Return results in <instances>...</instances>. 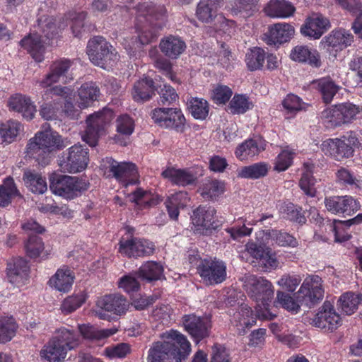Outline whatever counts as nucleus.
Listing matches in <instances>:
<instances>
[{"label":"nucleus","mask_w":362,"mask_h":362,"mask_svg":"<svg viewBox=\"0 0 362 362\" xmlns=\"http://www.w3.org/2000/svg\"><path fill=\"white\" fill-rule=\"evenodd\" d=\"M244 287L247 294L257 303L260 302L263 308H256V313L247 305H242L233 314L232 323L236 327L239 335H244L246 329L250 328L256 323L257 318L272 320L276 315L269 310V302L273 298L274 289L270 281L262 276L247 275L244 278Z\"/></svg>","instance_id":"nucleus-1"},{"label":"nucleus","mask_w":362,"mask_h":362,"mask_svg":"<svg viewBox=\"0 0 362 362\" xmlns=\"http://www.w3.org/2000/svg\"><path fill=\"white\" fill-rule=\"evenodd\" d=\"M136 11L135 27L138 35L124 38L123 45L126 49L134 52L141 46L156 41L159 31L165 25L166 9L163 6H156L152 3L139 4Z\"/></svg>","instance_id":"nucleus-2"},{"label":"nucleus","mask_w":362,"mask_h":362,"mask_svg":"<svg viewBox=\"0 0 362 362\" xmlns=\"http://www.w3.org/2000/svg\"><path fill=\"white\" fill-rule=\"evenodd\" d=\"M163 341L154 342L148 351V362H169L178 356L186 358L191 351V344L185 335L176 330L162 334Z\"/></svg>","instance_id":"nucleus-3"},{"label":"nucleus","mask_w":362,"mask_h":362,"mask_svg":"<svg viewBox=\"0 0 362 362\" xmlns=\"http://www.w3.org/2000/svg\"><path fill=\"white\" fill-rule=\"evenodd\" d=\"M276 296L278 303L288 311L297 313L300 305H303L307 308H311L323 298L322 279L316 275L311 276L310 281L305 280L299 291L294 294L296 299L281 291H278Z\"/></svg>","instance_id":"nucleus-4"},{"label":"nucleus","mask_w":362,"mask_h":362,"mask_svg":"<svg viewBox=\"0 0 362 362\" xmlns=\"http://www.w3.org/2000/svg\"><path fill=\"white\" fill-rule=\"evenodd\" d=\"M66 146L62 136L50 129L37 132L27 145L26 153L39 164L46 165L52 153Z\"/></svg>","instance_id":"nucleus-5"},{"label":"nucleus","mask_w":362,"mask_h":362,"mask_svg":"<svg viewBox=\"0 0 362 362\" xmlns=\"http://www.w3.org/2000/svg\"><path fill=\"white\" fill-rule=\"evenodd\" d=\"M49 181V188L54 194L69 199L79 196L88 187L85 180L69 175L55 174L50 177Z\"/></svg>","instance_id":"nucleus-6"},{"label":"nucleus","mask_w":362,"mask_h":362,"mask_svg":"<svg viewBox=\"0 0 362 362\" xmlns=\"http://www.w3.org/2000/svg\"><path fill=\"white\" fill-rule=\"evenodd\" d=\"M357 137L351 133L341 138L328 139L321 144V150L325 155L330 156L337 160L349 158L353 156L354 148L358 146Z\"/></svg>","instance_id":"nucleus-7"},{"label":"nucleus","mask_w":362,"mask_h":362,"mask_svg":"<svg viewBox=\"0 0 362 362\" xmlns=\"http://www.w3.org/2000/svg\"><path fill=\"white\" fill-rule=\"evenodd\" d=\"M113 117V112L108 108L90 115L86 119L87 127L83 136V141L90 146H95L99 136L103 134Z\"/></svg>","instance_id":"nucleus-8"},{"label":"nucleus","mask_w":362,"mask_h":362,"mask_svg":"<svg viewBox=\"0 0 362 362\" xmlns=\"http://www.w3.org/2000/svg\"><path fill=\"white\" fill-rule=\"evenodd\" d=\"M86 52L90 60L101 67L117 59L115 49L101 36L94 37L88 41Z\"/></svg>","instance_id":"nucleus-9"},{"label":"nucleus","mask_w":362,"mask_h":362,"mask_svg":"<svg viewBox=\"0 0 362 362\" xmlns=\"http://www.w3.org/2000/svg\"><path fill=\"white\" fill-rule=\"evenodd\" d=\"M362 112V107L350 102L339 103L324 110L321 117L327 119L333 127H339L351 122L356 115Z\"/></svg>","instance_id":"nucleus-10"},{"label":"nucleus","mask_w":362,"mask_h":362,"mask_svg":"<svg viewBox=\"0 0 362 362\" xmlns=\"http://www.w3.org/2000/svg\"><path fill=\"white\" fill-rule=\"evenodd\" d=\"M88 161V148L81 145H74L62 153L59 165L64 172L75 173L83 170Z\"/></svg>","instance_id":"nucleus-11"},{"label":"nucleus","mask_w":362,"mask_h":362,"mask_svg":"<svg viewBox=\"0 0 362 362\" xmlns=\"http://www.w3.org/2000/svg\"><path fill=\"white\" fill-rule=\"evenodd\" d=\"M151 118L156 124L163 128L183 132L186 119L179 108L158 107L151 112Z\"/></svg>","instance_id":"nucleus-12"},{"label":"nucleus","mask_w":362,"mask_h":362,"mask_svg":"<svg viewBox=\"0 0 362 362\" xmlns=\"http://www.w3.org/2000/svg\"><path fill=\"white\" fill-rule=\"evenodd\" d=\"M73 64L74 61L66 58H61L54 61L49 66L48 73L40 82V86L45 88L59 82L61 80L64 83L71 82L74 80V77L68 75V73Z\"/></svg>","instance_id":"nucleus-13"},{"label":"nucleus","mask_w":362,"mask_h":362,"mask_svg":"<svg viewBox=\"0 0 362 362\" xmlns=\"http://www.w3.org/2000/svg\"><path fill=\"white\" fill-rule=\"evenodd\" d=\"M103 167L109 169L119 182L135 184L137 181L138 171L135 164L131 162H117L112 158L103 160Z\"/></svg>","instance_id":"nucleus-14"},{"label":"nucleus","mask_w":362,"mask_h":362,"mask_svg":"<svg viewBox=\"0 0 362 362\" xmlns=\"http://www.w3.org/2000/svg\"><path fill=\"white\" fill-rule=\"evenodd\" d=\"M155 251V245L146 239L132 238L124 240L122 238L119 243V252L129 257L150 256Z\"/></svg>","instance_id":"nucleus-15"},{"label":"nucleus","mask_w":362,"mask_h":362,"mask_svg":"<svg viewBox=\"0 0 362 362\" xmlns=\"http://www.w3.org/2000/svg\"><path fill=\"white\" fill-rule=\"evenodd\" d=\"M197 269L206 284H220L226 277V266L221 261L204 259L201 261Z\"/></svg>","instance_id":"nucleus-16"},{"label":"nucleus","mask_w":362,"mask_h":362,"mask_svg":"<svg viewBox=\"0 0 362 362\" xmlns=\"http://www.w3.org/2000/svg\"><path fill=\"white\" fill-rule=\"evenodd\" d=\"M341 322V317L329 301H325L313 319V324L320 329L332 332Z\"/></svg>","instance_id":"nucleus-17"},{"label":"nucleus","mask_w":362,"mask_h":362,"mask_svg":"<svg viewBox=\"0 0 362 362\" xmlns=\"http://www.w3.org/2000/svg\"><path fill=\"white\" fill-rule=\"evenodd\" d=\"M183 325L185 330L197 343L209 335L211 325L206 318L198 317L195 315H185L183 317Z\"/></svg>","instance_id":"nucleus-18"},{"label":"nucleus","mask_w":362,"mask_h":362,"mask_svg":"<svg viewBox=\"0 0 362 362\" xmlns=\"http://www.w3.org/2000/svg\"><path fill=\"white\" fill-rule=\"evenodd\" d=\"M325 204L327 209L335 214H346L351 216V213L358 211L360 208L356 200L349 196L326 198Z\"/></svg>","instance_id":"nucleus-19"},{"label":"nucleus","mask_w":362,"mask_h":362,"mask_svg":"<svg viewBox=\"0 0 362 362\" xmlns=\"http://www.w3.org/2000/svg\"><path fill=\"white\" fill-rule=\"evenodd\" d=\"M294 28L286 23H276L264 34L267 45H276L288 42L294 35Z\"/></svg>","instance_id":"nucleus-20"},{"label":"nucleus","mask_w":362,"mask_h":362,"mask_svg":"<svg viewBox=\"0 0 362 362\" xmlns=\"http://www.w3.org/2000/svg\"><path fill=\"white\" fill-rule=\"evenodd\" d=\"M98 307L117 315H122L128 310L130 303L120 294L106 295L98 300Z\"/></svg>","instance_id":"nucleus-21"},{"label":"nucleus","mask_w":362,"mask_h":362,"mask_svg":"<svg viewBox=\"0 0 362 362\" xmlns=\"http://www.w3.org/2000/svg\"><path fill=\"white\" fill-rule=\"evenodd\" d=\"M8 105L11 110L21 113L23 117L27 120H31L36 112L35 105L30 98L22 94L11 95L8 99Z\"/></svg>","instance_id":"nucleus-22"},{"label":"nucleus","mask_w":362,"mask_h":362,"mask_svg":"<svg viewBox=\"0 0 362 362\" xmlns=\"http://www.w3.org/2000/svg\"><path fill=\"white\" fill-rule=\"evenodd\" d=\"M215 214L216 210L214 207L199 206L193 211L192 223L206 230H214L218 226L215 220Z\"/></svg>","instance_id":"nucleus-23"},{"label":"nucleus","mask_w":362,"mask_h":362,"mask_svg":"<svg viewBox=\"0 0 362 362\" xmlns=\"http://www.w3.org/2000/svg\"><path fill=\"white\" fill-rule=\"evenodd\" d=\"M29 267L28 262L23 258L12 259L7 264V276L13 284H24L28 276Z\"/></svg>","instance_id":"nucleus-24"},{"label":"nucleus","mask_w":362,"mask_h":362,"mask_svg":"<svg viewBox=\"0 0 362 362\" xmlns=\"http://www.w3.org/2000/svg\"><path fill=\"white\" fill-rule=\"evenodd\" d=\"M290 57L295 62L307 63L313 67L318 68L322 64L319 52L305 45L296 46L292 49Z\"/></svg>","instance_id":"nucleus-25"},{"label":"nucleus","mask_w":362,"mask_h":362,"mask_svg":"<svg viewBox=\"0 0 362 362\" xmlns=\"http://www.w3.org/2000/svg\"><path fill=\"white\" fill-rule=\"evenodd\" d=\"M329 26V20L322 16L309 18L301 27L300 32L304 36L319 39Z\"/></svg>","instance_id":"nucleus-26"},{"label":"nucleus","mask_w":362,"mask_h":362,"mask_svg":"<svg viewBox=\"0 0 362 362\" xmlns=\"http://www.w3.org/2000/svg\"><path fill=\"white\" fill-rule=\"evenodd\" d=\"M20 43L37 62L44 60L45 47L41 35L37 33L30 35L22 39Z\"/></svg>","instance_id":"nucleus-27"},{"label":"nucleus","mask_w":362,"mask_h":362,"mask_svg":"<svg viewBox=\"0 0 362 362\" xmlns=\"http://www.w3.org/2000/svg\"><path fill=\"white\" fill-rule=\"evenodd\" d=\"M159 47L165 56L170 59H177L185 50L186 44L180 37L169 35L160 40Z\"/></svg>","instance_id":"nucleus-28"},{"label":"nucleus","mask_w":362,"mask_h":362,"mask_svg":"<svg viewBox=\"0 0 362 362\" xmlns=\"http://www.w3.org/2000/svg\"><path fill=\"white\" fill-rule=\"evenodd\" d=\"M162 176L168 179L173 184L186 186L193 184L196 180V175L187 169H177L173 167L166 168L161 173Z\"/></svg>","instance_id":"nucleus-29"},{"label":"nucleus","mask_w":362,"mask_h":362,"mask_svg":"<svg viewBox=\"0 0 362 362\" xmlns=\"http://www.w3.org/2000/svg\"><path fill=\"white\" fill-rule=\"evenodd\" d=\"M155 90L153 80L149 77H144L134 83L132 97L135 101L145 102L152 97Z\"/></svg>","instance_id":"nucleus-30"},{"label":"nucleus","mask_w":362,"mask_h":362,"mask_svg":"<svg viewBox=\"0 0 362 362\" xmlns=\"http://www.w3.org/2000/svg\"><path fill=\"white\" fill-rule=\"evenodd\" d=\"M353 38V35L345 30H337L332 31L325 37V45L327 47V49L331 47L337 52L351 45Z\"/></svg>","instance_id":"nucleus-31"},{"label":"nucleus","mask_w":362,"mask_h":362,"mask_svg":"<svg viewBox=\"0 0 362 362\" xmlns=\"http://www.w3.org/2000/svg\"><path fill=\"white\" fill-rule=\"evenodd\" d=\"M66 354L67 351L54 337L40 352L41 356L49 362H63Z\"/></svg>","instance_id":"nucleus-32"},{"label":"nucleus","mask_w":362,"mask_h":362,"mask_svg":"<svg viewBox=\"0 0 362 362\" xmlns=\"http://www.w3.org/2000/svg\"><path fill=\"white\" fill-rule=\"evenodd\" d=\"M74 279V276L69 269H59L51 277L49 284L60 292L66 293L71 289Z\"/></svg>","instance_id":"nucleus-33"},{"label":"nucleus","mask_w":362,"mask_h":362,"mask_svg":"<svg viewBox=\"0 0 362 362\" xmlns=\"http://www.w3.org/2000/svg\"><path fill=\"white\" fill-rule=\"evenodd\" d=\"M295 11L294 6L285 0H271L264 8V12L270 17L286 18Z\"/></svg>","instance_id":"nucleus-34"},{"label":"nucleus","mask_w":362,"mask_h":362,"mask_svg":"<svg viewBox=\"0 0 362 362\" xmlns=\"http://www.w3.org/2000/svg\"><path fill=\"white\" fill-rule=\"evenodd\" d=\"M187 193L180 191L169 197L165 204L170 218L176 220L180 214V209L184 208L188 201Z\"/></svg>","instance_id":"nucleus-35"},{"label":"nucleus","mask_w":362,"mask_h":362,"mask_svg":"<svg viewBox=\"0 0 362 362\" xmlns=\"http://www.w3.org/2000/svg\"><path fill=\"white\" fill-rule=\"evenodd\" d=\"M54 337L67 351L76 349L81 341V338L78 333L65 327L59 329Z\"/></svg>","instance_id":"nucleus-36"},{"label":"nucleus","mask_w":362,"mask_h":362,"mask_svg":"<svg viewBox=\"0 0 362 362\" xmlns=\"http://www.w3.org/2000/svg\"><path fill=\"white\" fill-rule=\"evenodd\" d=\"M163 273V266L156 262H147L144 264L136 273L137 276L147 281L160 279Z\"/></svg>","instance_id":"nucleus-37"},{"label":"nucleus","mask_w":362,"mask_h":362,"mask_svg":"<svg viewBox=\"0 0 362 362\" xmlns=\"http://www.w3.org/2000/svg\"><path fill=\"white\" fill-rule=\"evenodd\" d=\"M23 179L26 187L35 194H42L47 189L45 179L39 173L26 170Z\"/></svg>","instance_id":"nucleus-38"},{"label":"nucleus","mask_w":362,"mask_h":362,"mask_svg":"<svg viewBox=\"0 0 362 362\" xmlns=\"http://www.w3.org/2000/svg\"><path fill=\"white\" fill-rule=\"evenodd\" d=\"M100 90L93 83L83 84L78 90V106L86 108L97 100Z\"/></svg>","instance_id":"nucleus-39"},{"label":"nucleus","mask_w":362,"mask_h":362,"mask_svg":"<svg viewBox=\"0 0 362 362\" xmlns=\"http://www.w3.org/2000/svg\"><path fill=\"white\" fill-rule=\"evenodd\" d=\"M22 130L21 124L16 120H8L6 123L0 122L1 143H12Z\"/></svg>","instance_id":"nucleus-40"},{"label":"nucleus","mask_w":362,"mask_h":362,"mask_svg":"<svg viewBox=\"0 0 362 362\" xmlns=\"http://www.w3.org/2000/svg\"><path fill=\"white\" fill-rule=\"evenodd\" d=\"M78 330L84 338L92 340L103 339L115 334L117 332V329L115 327L98 329L97 328L88 325H78Z\"/></svg>","instance_id":"nucleus-41"},{"label":"nucleus","mask_w":362,"mask_h":362,"mask_svg":"<svg viewBox=\"0 0 362 362\" xmlns=\"http://www.w3.org/2000/svg\"><path fill=\"white\" fill-rule=\"evenodd\" d=\"M216 7L210 0H200L197 7L196 16L200 21L210 23L216 17Z\"/></svg>","instance_id":"nucleus-42"},{"label":"nucleus","mask_w":362,"mask_h":362,"mask_svg":"<svg viewBox=\"0 0 362 362\" xmlns=\"http://www.w3.org/2000/svg\"><path fill=\"white\" fill-rule=\"evenodd\" d=\"M317 88L320 92L323 102L330 103L339 90L340 87L334 83L329 78H322L315 82Z\"/></svg>","instance_id":"nucleus-43"},{"label":"nucleus","mask_w":362,"mask_h":362,"mask_svg":"<svg viewBox=\"0 0 362 362\" xmlns=\"http://www.w3.org/2000/svg\"><path fill=\"white\" fill-rule=\"evenodd\" d=\"M340 307L346 315L353 314L362 301V294L348 292L343 294L339 300Z\"/></svg>","instance_id":"nucleus-44"},{"label":"nucleus","mask_w":362,"mask_h":362,"mask_svg":"<svg viewBox=\"0 0 362 362\" xmlns=\"http://www.w3.org/2000/svg\"><path fill=\"white\" fill-rule=\"evenodd\" d=\"M268 172V166L263 163H257L241 168L238 171V176L247 179H258L264 177Z\"/></svg>","instance_id":"nucleus-45"},{"label":"nucleus","mask_w":362,"mask_h":362,"mask_svg":"<svg viewBox=\"0 0 362 362\" xmlns=\"http://www.w3.org/2000/svg\"><path fill=\"white\" fill-rule=\"evenodd\" d=\"M224 191V184L217 180H206L201 188V195L205 199H214Z\"/></svg>","instance_id":"nucleus-46"},{"label":"nucleus","mask_w":362,"mask_h":362,"mask_svg":"<svg viewBox=\"0 0 362 362\" xmlns=\"http://www.w3.org/2000/svg\"><path fill=\"white\" fill-rule=\"evenodd\" d=\"M304 167L305 170L302 174L299 186L306 195L314 197L316 195V189L315 188L316 180L313 176V166L305 164Z\"/></svg>","instance_id":"nucleus-47"},{"label":"nucleus","mask_w":362,"mask_h":362,"mask_svg":"<svg viewBox=\"0 0 362 362\" xmlns=\"http://www.w3.org/2000/svg\"><path fill=\"white\" fill-rule=\"evenodd\" d=\"M18 194L13 179L6 177L0 185V206L4 207L11 203L13 196Z\"/></svg>","instance_id":"nucleus-48"},{"label":"nucleus","mask_w":362,"mask_h":362,"mask_svg":"<svg viewBox=\"0 0 362 362\" xmlns=\"http://www.w3.org/2000/svg\"><path fill=\"white\" fill-rule=\"evenodd\" d=\"M265 60V52L259 47H254L246 54L245 62L250 71L260 69Z\"/></svg>","instance_id":"nucleus-49"},{"label":"nucleus","mask_w":362,"mask_h":362,"mask_svg":"<svg viewBox=\"0 0 362 362\" xmlns=\"http://www.w3.org/2000/svg\"><path fill=\"white\" fill-rule=\"evenodd\" d=\"M259 0H236L234 4L229 7L233 15H238L245 13L243 17L249 16L257 10V3Z\"/></svg>","instance_id":"nucleus-50"},{"label":"nucleus","mask_w":362,"mask_h":362,"mask_svg":"<svg viewBox=\"0 0 362 362\" xmlns=\"http://www.w3.org/2000/svg\"><path fill=\"white\" fill-rule=\"evenodd\" d=\"M192 115L197 119H204L209 114L208 102L203 98H194L190 100L188 107Z\"/></svg>","instance_id":"nucleus-51"},{"label":"nucleus","mask_w":362,"mask_h":362,"mask_svg":"<svg viewBox=\"0 0 362 362\" xmlns=\"http://www.w3.org/2000/svg\"><path fill=\"white\" fill-rule=\"evenodd\" d=\"M45 249L44 243L40 237L36 235H30L25 243V250L27 255L30 258H37Z\"/></svg>","instance_id":"nucleus-52"},{"label":"nucleus","mask_w":362,"mask_h":362,"mask_svg":"<svg viewBox=\"0 0 362 362\" xmlns=\"http://www.w3.org/2000/svg\"><path fill=\"white\" fill-rule=\"evenodd\" d=\"M259 152L257 142L253 139H248L238 146L235 151L236 156L241 160L249 156H254Z\"/></svg>","instance_id":"nucleus-53"},{"label":"nucleus","mask_w":362,"mask_h":362,"mask_svg":"<svg viewBox=\"0 0 362 362\" xmlns=\"http://www.w3.org/2000/svg\"><path fill=\"white\" fill-rule=\"evenodd\" d=\"M270 236L280 246L295 247L298 245L296 239L288 233L273 230L270 233Z\"/></svg>","instance_id":"nucleus-54"},{"label":"nucleus","mask_w":362,"mask_h":362,"mask_svg":"<svg viewBox=\"0 0 362 362\" xmlns=\"http://www.w3.org/2000/svg\"><path fill=\"white\" fill-rule=\"evenodd\" d=\"M269 247H264L261 245H257L255 243H248L245 245V250L242 252V257L245 256L250 255L254 259H257L260 264L262 260L264 259V257Z\"/></svg>","instance_id":"nucleus-55"},{"label":"nucleus","mask_w":362,"mask_h":362,"mask_svg":"<svg viewBox=\"0 0 362 362\" xmlns=\"http://www.w3.org/2000/svg\"><path fill=\"white\" fill-rule=\"evenodd\" d=\"M228 107L233 114H243L250 108V103L245 96L235 95L230 100Z\"/></svg>","instance_id":"nucleus-56"},{"label":"nucleus","mask_w":362,"mask_h":362,"mask_svg":"<svg viewBox=\"0 0 362 362\" xmlns=\"http://www.w3.org/2000/svg\"><path fill=\"white\" fill-rule=\"evenodd\" d=\"M231 89L227 86L218 85L212 91L211 98L216 104H225L232 95Z\"/></svg>","instance_id":"nucleus-57"},{"label":"nucleus","mask_w":362,"mask_h":362,"mask_svg":"<svg viewBox=\"0 0 362 362\" xmlns=\"http://www.w3.org/2000/svg\"><path fill=\"white\" fill-rule=\"evenodd\" d=\"M45 94H52L54 96L60 97L64 102L70 99H73L74 96V89L71 86H62L61 85H56L49 86Z\"/></svg>","instance_id":"nucleus-58"},{"label":"nucleus","mask_w":362,"mask_h":362,"mask_svg":"<svg viewBox=\"0 0 362 362\" xmlns=\"http://www.w3.org/2000/svg\"><path fill=\"white\" fill-rule=\"evenodd\" d=\"M283 210L289 220L300 224L305 223L306 218L301 212L302 209L300 207H296L292 203H288L283 206Z\"/></svg>","instance_id":"nucleus-59"},{"label":"nucleus","mask_w":362,"mask_h":362,"mask_svg":"<svg viewBox=\"0 0 362 362\" xmlns=\"http://www.w3.org/2000/svg\"><path fill=\"white\" fill-rule=\"evenodd\" d=\"M294 154L291 151H282L276 158L274 169L279 172L288 169L292 163Z\"/></svg>","instance_id":"nucleus-60"},{"label":"nucleus","mask_w":362,"mask_h":362,"mask_svg":"<svg viewBox=\"0 0 362 362\" xmlns=\"http://www.w3.org/2000/svg\"><path fill=\"white\" fill-rule=\"evenodd\" d=\"M160 100L158 103L163 105H169L175 102L178 98L175 90L168 85H164L158 91Z\"/></svg>","instance_id":"nucleus-61"},{"label":"nucleus","mask_w":362,"mask_h":362,"mask_svg":"<svg viewBox=\"0 0 362 362\" xmlns=\"http://www.w3.org/2000/svg\"><path fill=\"white\" fill-rule=\"evenodd\" d=\"M83 303L84 299L81 296H69L63 301L61 310L63 313L69 314L81 307Z\"/></svg>","instance_id":"nucleus-62"},{"label":"nucleus","mask_w":362,"mask_h":362,"mask_svg":"<svg viewBox=\"0 0 362 362\" xmlns=\"http://www.w3.org/2000/svg\"><path fill=\"white\" fill-rule=\"evenodd\" d=\"M17 325L12 317H4L0 319V338L1 335L8 337V341L14 337Z\"/></svg>","instance_id":"nucleus-63"},{"label":"nucleus","mask_w":362,"mask_h":362,"mask_svg":"<svg viewBox=\"0 0 362 362\" xmlns=\"http://www.w3.org/2000/svg\"><path fill=\"white\" fill-rule=\"evenodd\" d=\"M59 110V104L57 103H43L40 110V115L46 120H52L57 118Z\"/></svg>","instance_id":"nucleus-64"}]
</instances>
